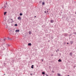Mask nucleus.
Returning a JSON list of instances; mask_svg holds the SVG:
<instances>
[{
  "mask_svg": "<svg viewBox=\"0 0 76 76\" xmlns=\"http://www.w3.org/2000/svg\"><path fill=\"white\" fill-rule=\"evenodd\" d=\"M45 72H42V74H43V75H44V74H45Z\"/></svg>",
  "mask_w": 76,
  "mask_h": 76,
  "instance_id": "6ab92c4d",
  "label": "nucleus"
},
{
  "mask_svg": "<svg viewBox=\"0 0 76 76\" xmlns=\"http://www.w3.org/2000/svg\"><path fill=\"white\" fill-rule=\"evenodd\" d=\"M31 43H29L28 44V45L31 46Z\"/></svg>",
  "mask_w": 76,
  "mask_h": 76,
  "instance_id": "9b49d317",
  "label": "nucleus"
},
{
  "mask_svg": "<svg viewBox=\"0 0 76 76\" xmlns=\"http://www.w3.org/2000/svg\"><path fill=\"white\" fill-rule=\"evenodd\" d=\"M2 24H4L3 23H2Z\"/></svg>",
  "mask_w": 76,
  "mask_h": 76,
  "instance_id": "cd10ccee",
  "label": "nucleus"
},
{
  "mask_svg": "<svg viewBox=\"0 0 76 76\" xmlns=\"http://www.w3.org/2000/svg\"><path fill=\"white\" fill-rule=\"evenodd\" d=\"M6 5L4 4V5L2 4L1 6H0V8L1 9L3 8L4 10L7 9L8 8V5H7L6 7V5L7 4V3H6Z\"/></svg>",
  "mask_w": 76,
  "mask_h": 76,
  "instance_id": "f257e3e1",
  "label": "nucleus"
},
{
  "mask_svg": "<svg viewBox=\"0 0 76 76\" xmlns=\"http://www.w3.org/2000/svg\"><path fill=\"white\" fill-rule=\"evenodd\" d=\"M42 61H43V60L42 59Z\"/></svg>",
  "mask_w": 76,
  "mask_h": 76,
  "instance_id": "b1692460",
  "label": "nucleus"
},
{
  "mask_svg": "<svg viewBox=\"0 0 76 76\" xmlns=\"http://www.w3.org/2000/svg\"><path fill=\"white\" fill-rule=\"evenodd\" d=\"M47 12H48V11H47Z\"/></svg>",
  "mask_w": 76,
  "mask_h": 76,
  "instance_id": "c756f323",
  "label": "nucleus"
},
{
  "mask_svg": "<svg viewBox=\"0 0 76 76\" xmlns=\"http://www.w3.org/2000/svg\"><path fill=\"white\" fill-rule=\"evenodd\" d=\"M7 13V12H4V15H5Z\"/></svg>",
  "mask_w": 76,
  "mask_h": 76,
  "instance_id": "dca6fc26",
  "label": "nucleus"
},
{
  "mask_svg": "<svg viewBox=\"0 0 76 76\" xmlns=\"http://www.w3.org/2000/svg\"><path fill=\"white\" fill-rule=\"evenodd\" d=\"M52 72H53V73H54V71H52Z\"/></svg>",
  "mask_w": 76,
  "mask_h": 76,
  "instance_id": "4be33fe9",
  "label": "nucleus"
},
{
  "mask_svg": "<svg viewBox=\"0 0 76 76\" xmlns=\"http://www.w3.org/2000/svg\"><path fill=\"white\" fill-rule=\"evenodd\" d=\"M4 75H5V74H4Z\"/></svg>",
  "mask_w": 76,
  "mask_h": 76,
  "instance_id": "bb28decb",
  "label": "nucleus"
},
{
  "mask_svg": "<svg viewBox=\"0 0 76 76\" xmlns=\"http://www.w3.org/2000/svg\"><path fill=\"white\" fill-rule=\"evenodd\" d=\"M2 46L4 48H6V46L5 44H3Z\"/></svg>",
  "mask_w": 76,
  "mask_h": 76,
  "instance_id": "7ed1b4c3",
  "label": "nucleus"
},
{
  "mask_svg": "<svg viewBox=\"0 0 76 76\" xmlns=\"http://www.w3.org/2000/svg\"><path fill=\"white\" fill-rule=\"evenodd\" d=\"M57 74L58 76H61V74L58 73Z\"/></svg>",
  "mask_w": 76,
  "mask_h": 76,
  "instance_id": "6e6552de",
  "label": "nucleus"
},
{
  "mask_svg": "<svg viewBox=\"0 0 76 76\" xmlns=\"http://www.w3.org/2000/svg\"><path fill=\"white\" fill-rule=\"evenodd\" d=\"M22 15H23V14H22V13H20V16H22Z\"/></svg>",
  "mask_w": 76,
  "mask_h": 76,
  "instance_id": "a211bd4d",
  "label": "nucleus"
},
{
  "mask_svg": "<svg viewBox=\"0 0 76 76\" xmlns=\"http://www.w3.org/2000/svg\"><path fill=\"white\" fill-rule=\"evenodd\" d=\"M50 22L51 23H53L54 22V21L53 20H51Z\"/></svg>",
  "mask_w": 76,
  "mask_h": 76,
  "instance_id": "1a4fd4ad",
  "label": "nucleus"
},
{
  "mask_svg": "<svg viewBox=\"0 0 76 76\" xmlns=\"http://www.w3.org/2000/svg\"><path fill=\"white\" fill-rule=\"evenodd\" d=\"M8 46H10V45H8Z\"/></svg>",
  "mask_w": 76,
  "mask_h": 76,
  "instance_id": "c85d7f7f",
  "label": "nucleus"
},
{
  "mask_svg": "<svg viewBox=\"0 0 76 76\" xmlns=\"http://www.w3.org/2000/svg\"><path fill=\"white\" fill-rule=\"evenodd\" d=\"M42 4L43 5L45 4V1H44L42 3Z\"/></svg>",
  "mask_w": 76,
  "mask_h": 76,
  "instance_id": "0eeeda50",
  "label": "nucleus"
},
{
  "mask_svg": "<svg viewBox=\"0 0 76 76\" xmlns=\"http://www.w3.org/2000/svg\"><path fill=\"white\" fill-rule=\"evenodd\" d=\"M33 75L32 74H30V75Z\"/></svg>",
  "mask_w": 76,
  "mask_h": 76,
  "instance_id": "5701e85b",
  "label": "nucleus"
},
{
  "mask_svg": "<svg viewBox=\"0 0 76 76\" xmlns=\"http://www.w3.org/2000/svg\"><path fill=\"white\" fill-rule=\"evenodd\" d=\"M18 19L19 20H21L22 19L20 17H19L18 18Z\"/></svg>",
  "mask_w": 76,
  "mask_h": 76,
  "instance_id": "20e7f679",
  "label": "nucleus"
},
{
  "mask_svg": "<svg viewBox=\"0 0 76 76\" xmlns=\"http://www.w3.org/2000/svg\"><path fill=\"white\" fill-rule=\"evenodd\" d=\"M44 76H49L48 75L45 74V75H44Z\"/></svg>",
  "mask_w": 76,
  "mask_h": 76,
  "instance_id": "f8f14e48",
  "label": "nucleus"
},
{
  "mask_svg": "<svg viewBox=\"0 0 76 76\" xmlns=\"http://www.w3.org/2000/svg\"><path fill=\"white\" fill-rule=\"evenodd\" d=\"M44 12L46 13H47V11H45Z\"/></svg>",
  "mask_w": 76,
  "mask_h": 76,
  "instance_id": "412c9836",
  "label": "nucleus"
},
{
  "mask_svg": "<svg viewBox=\"0 0 76 76\" xmlns=\"http://www.w3.org/2000/svg\"><path fill=\"white\" fill-rule=\"evenodd\" d=\"M73 43V41H71V44H72Z\"/></svg>",
  "mask_w": 76,
  "mask_h": 76,
  "instance_id": "9d476101",
  "label": "nucleus"
},
{
  "mask_svg": "<svg viewBox=\"0 0 76 76\" xmlns=\"http://www.w3.org/2000/svg\"><path fill=\"white\" fill-rule=\"evenodd\" d=\"M58 61H59V62H61V60L60 59H59V60H58Z\"/></svg>",
  "mask_w": 76,
  "mask_h": 76,
  "instance_id": "ddd939ff",
  "label": "nucleus"
},
{
  "mask_svg": "<svg viewBox=\"0 0 76 76\" xmlns=\"http://www.w3.org/2000/svg\"><path fill=\"white\" fill-rule=\"evenodd\" d=\"M67 44H69V43H67Z\"/></svg>",
  "mask_w": 76,
  "mask_h": 76,
  "instance_id": "393cba45",
  "label": "nucleus"
},
{
  "mask_svg": "<svg viewBox=\"0 0 76 76\" xmlns=\"http://www.w3.org/2000/svg\"><path fill=\"white\" fill-rule=\"evenodd\" d=\"M7 39H9V40H11V39L9 38L8 37L7 38Z\"/></svg>",
  "mask_w": 76,
  "mask_h": 76,
  "instance_id": "f3484780",
  "label": "nucleus"
},
{
  "mask_svg": "<svg viewBox=\"0 0 76 76\" xmlns=\"http://www.w3.org/2000/svg\"><path fill=\"white\" fill-rule=\"evenodd\" d=\"M67 76H69L68 75Z\"/></svg>",
  "mask_w": 76,
  "mask_h": 76,
  "instance_id": "7c9ffc66",
  "label": "nucleus"
},
{
  "mask_svg": "<svg viewBox=\"0 0 76 76\" xmlns=\"http://www.w3.org/2000/svg\"><path fill=\"white\" fill-rule=\"evenodd\" d=\"M34 66L33 65H32V66H31V68L33 69L34 68V67H33Z\"/></svg>",
  "mask_w": 76,
  "mask_h": 76,
  "instance_id": "2eb2a0df",
  "label": "nucleus"
},
{
  "mask_svg": "<svg viewBox=\"0 0 76 76\" xmlns=\"http://www.w3.org/2000/svg\"><path fill=\"white\" fill-rule=\"evenodd\" d=\"M17 24H15V26H17Z\"/></svg>",
  "mask_w": 76,
  "mask_h": 76,
  "instance_id": "aec40b11",
  "label": "nucleus"
},
{
  "mask_svg": "<svg viewBox=\"0 0 76 76\" xmlns=\"http://www.w3.org/2000/svg\"><path fill=\"white\" fill-rule=\"evenodd\" d=\"M35 18H36V16H35V17H34Z\"/></svg>",
  "mask_w": 76,
  "mask_h": 76,
  "instance_id": "a878e982",
  "label": "nucleus"
},
{
  "mask_svg": "<svg viewBox=\"0 0 76 76\" xmlns=\"http://www.w3.org/2000/svg\"><path fill=\"white\" fill-rule=\"evenodd\" d=\"M15 31L16 32H19L20 31V30H15Z\"/></svg>",
  "mask_w": 76,
  "mask_h": 76,
  "instance_id": "39448f33",
  "label": "nucleus"
},
{
  "mask_svg": "<svg viewBox=\"0 0 76 76\" xmlns=\"http://www.w3.org/2000/svg\"><path fill=\"white\" fill-rule=\"evenodd\" d=\"M29 34H31V31H29Z\"/></svg>",
  "mask_w": 76,
  "mask_h": 76,
  "instance_id": "4468645a",
  "label": "nucleus"
},
{
  "mask_svg": "<svg viewBox=\"0 0 76 76\" xmlns=\"http://www.w3.org/2000/svg\"><path fill=\"white\" fill-rule=\"evenodd\" d=\"M8 22L10 23H12V22H13L14 21H13V19H9L8 20Z\"/></svg>",
  "mask_w": 76,
  "mask_h": 76,
  "instance_id": "f03ea898",
  "label": "nucleus"
},
{
  "mask_svg": "<svg viewBox=\"0 0 76 76\" xmlns=\"http://www.w3.org/2000/svg\"><path fill=\"white\" fill-rule=\"evenodd\" d=\"M69 55L70 56H72V53H69Z\"/></svg>",
  "mask_w": 76,
  "mask_h": 76,
  "instance_id": "423d86ee",
  "label": "nucleus"
}]
</instances>
